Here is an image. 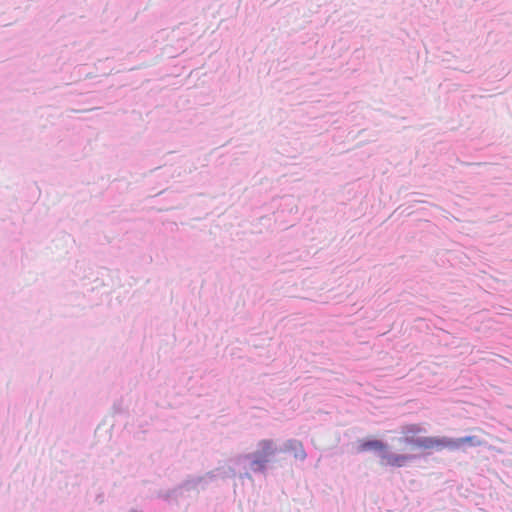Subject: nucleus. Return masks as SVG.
<instances>
[{
	"mask_svg": "<svg viewBox=\"0 0 512 512\" xmlns=\"http://www.w3.org/2000/svg\"><path fill=\"white\" fill-rule=\"evenodd\" d=\"M423 431L419 424H405L401 427V434L403 436L402 442L410 445L412 448L422 450H437V447H426L424 441L431 438H438L437 436L416 437Z\"/></svg>",
	"mask_w": 512,
	"mask_h": 512,
	"instance_id": "7ed1b4c3",
	"label": "nucleus"
},
{
	"mask_svg": "<svg viewBox=\"0 0 512 512\" xmlns=\"http://www.w3.org/2000/svg\"><path fill=\"white\" fill-rule=\"evenodd\" d=\"M285 450L292 452L296 459L303 460L306 457V453L304 451L303 445L300 441L297 440H289L285 444Z\"/></svg>",
	"mask_w": 512,
	"mask_h": 512,
	"instance_id": "20e7f679",
	"label": "nucleus"
},
{
	"mask_svg": "<svg viewBox=\"0 0 512 512\" xmlns=\"http://www.w3.org/2000/svg\"><path fill=\"white\" fill-rule=\"evenodd\" d=\"M258 452L264 456H272L274 453V444L271 440H262L258 443Z\"/></svg>",
	"mask_w": 512,
	"mask_h": 512,
	"instance_id": "423d86ee",
	"label": "nucleus"
},
{
	"mask_svg": "<svg viewBox=\"0 0 512 512\" xmlns=\"http://www.w3.org/2000/svg\"><path fill=\"white\" fill-rule=\"evenodd\" d=\"M388 447L380 440H360L357 445V452L363 453L371 450L382 451L381 464L390 467L406 466L412 459L413 455L402 453H390Z\"/></svg>",
	"mask_w": 512,
	"mask_h": 512,
	"instance_id": "f257e3e1",
	"label": "nucleus"
},
{
	"mask_svg": "<svg viewBox=\"0 0 512 512\" xmlns=\"http://www.w3.org/2000/svg\"><path fill=\"white\" fill-rule=\"evenodd\" d=\"M252 467L254 470L262 471L265 469L266 464L269 462L270 457L264 456L262 453L256 451L253 455Z\"/></svg>",
	"mask_w": 512,
	"mask_h": 512,
	"instance_id": "39448f33",
	"label": "nucleus"
},
{
	"mask_svg": "<svg viewBox=\"0 0 512 512\" xmlns=\"http://www.w3.org/2000/svg\"><path fill=\"white\" fill-rule=\"evenodd\" d=\"M426 447H437V450L457 449L464 444L471 446H480L482 441L476 436H466L457 439L448 437L431 438L424 441Z\"/></svg>",
	"mask_w": 512,
	"mask_h": 512,
	"instance_id": "f03ea898",
	"label": "nucleus"
}]
</instances>
